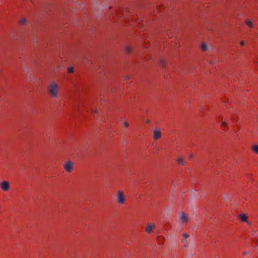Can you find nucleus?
Returning <instances> with one entry per match:
<instances>
[{
  "instance_id": "1",
  "label": "nucleus",
  "mask_w": 258,
  "mask_h": 258,
  "mask_svg": "<svg viewBox=\"0 0 258 258\" xmlns=\"http://www.w3.org/2000/svg\"><path fill=\"white\" fill-rule=\"evenodd\" d=\"M47 91L48 95L52 98H56L57 97L58 92V85L55 82H51L49 85L47 86Z\"/></svg>"
},
{
  "instance_id": "2",
  "label": "nucleus",
  "mask_w": 258,
  "mask_h": 258,
  "mask_svg": "<svg viewBox=\"0 0 258 258\" xmlns=\"http://www.w3.org/2000/svg\"><path fill=\"white\" fill-rule=\"evenodd\" d=\"M116 201L117 203L120 205L125 204L126 196L124 192L122 190H119L116 195Z\"/></svg>"
},
{
  "instance_id": "3",
  "label": "nucleus",
  "mask_w": 258,
  "mask_h": 258,
  "mask_svg": "<svg viewBox=\"0 0 258 258\" xmlns=\"http://www.w3.org/2000/svg\"><path fill=\"white\" fill-rule=\"evenodd\" d=\"M73 165L71 161L68 160L63 164V168L67 172L71 173L73 169Z\"/></svg>"
},
{
  "instance_id": "4",
  "label": "nucleus",
  "mask_w": 258,
  "mask_h": 258,
  "mask_svg": "<svg viewBox=\"0 0 258 258\" xmlns=\"http://www.w3.org/2000/svg\"><path fill=\"white\" fill-rule=\"evenodd\" d=\"M0 187L4 191H7L10 189V183L8 181H3L0 183Z\"/></svg>"
},
{
  "instance_id": "5",
  "label": "nucleus",
  "mask_w": 258,
  "mask_h": 258,
  "mask_svg": "<svg viewBox=\"0 0 258 258\" xmlns=\"http://www.w3.org/2000/svg\"><path fill=\"white\" fill-rule=\"evenodd\" d=\"M155 228V225L153 223H148L145 228V231L148 234H151Z\"/></svg>"
},
{
  "instance_id": "6",
  "label": "nucleus",
  "mask_w": 258,
  "mask_h": 258,
  "mask_svg": "<svg viewBox=\"0 0 258 258\" xmlns=\"http://www.w3.org/2000/svg\"><path fill=\"white\" fill-rule=\"evenodd\" d=\"M162 134L160 130L155 129L153 131V138L154 140H158L161 138Z\"/></svg>"
},
{
  "instance_id": "7",
  "label": "nucleus",
  "mask_w": 258,
  "mask_h": 258,
  "mask_svg": "<svg viewBox=\"0 0 258 258\" xmlns=\"http://www.w3.org/2000/svg\"><path fill=\"white\" fill-rule=\"evenodd\" d=\"M157 242L159 245H163L165 241V238L162 235H159L157 237Z\"/></svg>"
},
{
  "instance_id": "8",
  "label": "nucleus",
  "mask_w": 258,
  "mask_h": 258,
  "mask_svg": "<svg viewBox=\"0 0 258 258\" xmlns=\"http://www.w3.org/2000/svg\"><path fill=\"white\" fill-rule=\"evenodd\" d=\"M180 218H181V220H182V223H183L185 221H187L188 220L187 216L184 212L181 213Z\"/></svg>"
},
{
  "instance_id": "9",
  "label": "nucleus",
  "mask_w": 258,
  "mask_h": 258,
  "mask_svg": "<svg viewBox=\"0 0 258 258\" xmlns=\"http://www.w3.org/2000/svg\"><path fill=\"white\" fill-rule=\"evenodd\" d=\"M176 162L178 164L180 165H184L185 164V161L182 157H178L177 158Z\"/></svg>"
},
{
  "instance_id": "10",
  "label": "nucleus",
  "mask_w": 258,
  "mask_h": 258,
  "mask_svg": "<svg viewBox=\"0 0 258 258\" xmlns=\"http://www.w3.org/2000/svg\"><path fill=\"white\" fill-rule=\"evenodd\" d=\"M240 220L242 222H246L247 220V217L244 214H241L239 216Z\"/></svg>"
},
{
  "instance_id": "11",
  "label": "nucleus",
  "mask_w": 258,
  "mask_h": 258,
  "mask_svg": "<svg viewBox=\"0 0 258 258\" xmlns=\"http://www.w3.org/2000/svg\"><path fill=\"white\" fill-rule=\"evenodd\" d=\"M245 24L247 25L249 28H253V25L252 23L249 20H246L245 21Z\"/></svg>"
},
{
  "instance_id": "12",
  "label": "nucleus",
  "mask_w": 258,
  "mask_h": 258,
  "mask_svg": "<svg viewBox=\"0 0 258 258\" xmlns=\"http://www.w3.org/2000/svg\"><path fill=\"white\" fill-rule=\"evenodd\" d=\"M252 151L256 153V154H258V145H254L252 147Z\"/></svg>"
},
{
  "instance_id": "13",
  "label": "nucleus",
  "mask_w": 258,
  "mask_h": 258,
  "mask_svg": "<svg viewBox=\"0 0 258 258\" xmlns=\"http://www.w3.org/2000/svg\"><path fill=\"white\" fill-rule=\"evenodd\" d=\"M183 238L181 240L182 243H185V239L188 238L189 236L186 233L183 234Z\"/></svg>"
},
{
  "instance_id": "14",
  "label": "nucleus",
  "mask_w": 258,
  "mask_h": 258,
  "mask_svg": "<svg viewBox=\"0 0 258 258\" xmlns=\"http://www.w3.org/2000/svg\"><path fill=\"white\" fill-rule=\"evenodd\" d=\"M130 18H131V17L128 18L126 17H124L123 19L124 20V23L126 24V25H131V24L128 22V19Z\"/></svg>"
},
{
  "instance_id": "15",
  "label": "nucleus",
  "mask_w": 258,
  "mask_h": 258,
  "mask_svg": "<svg viewBox=\"0 0 258 258\" xmlns=\"http://www.w3.org/2000/svg\"><path fill=\"white\" fill-rule=\"evenodd\" d=\"M201 49L203 51H205L207 50V45L205 43H202L201 46Z\"/></svg>"
},
{
  "instance_id": "16",
  "label": "nucleus",
  "mask_w": 258,
  "mask_h": 258,
  "mask_svg": "<svg viewBox=\"0 0 258 258\" xmlns=\"http://www.w3.org/2000/svg\"><path fill=\"white\" fill-rule=\"evenodd\" d=\"M19 23L21 24V25H24L26 23V19L23 18H22L20 21H19Z\"/></svg>"
},
{
  "instance_id": "17",
  "label": "nucleus",
  "mask_w": 258,
  "mask_h": 258,
  "mask_svg": "<svg viewBox=\"0 0 258 258\" xmlns=\"http://www.w3.org/2000/svg\"><path fill=\"white\" fill-rule=\"evenodd\" d=\"M135 16H133L132 17V18L131 19V22L133 23H135V24L137 26H138V22H137V20H135V21H134V20H135Z\"/></svg>"
},
{
  "instance_id": "18",
  "label": "nucleus",
  "mask_w": 258,
  "mask_h": 258,
  "mask_svg": "<svg viewBox=\"0 0 258 258\" xmlns=\"http://www.w3.org/2000/svg\"><path fill=\"white\" fill-rule=\"evenodd\" d=\"M121 11V10H119V11L117 12V17H118V19L119 20V21L121 22L122 21V16H120V12Z\"/></svg>"
},
{
  "instance_id": "19",
  "label": "nucleus",
  "mask_w": 258,
  "mask_h": 258,
  "mask_svg": "<svg viewBox=\"0 0 258 258\" xmlns=\"http://www.w3.org/2000/svg\"><path fill=\"white\" fill-rule=\"evenodd\" d=\"M68 72L69 73H72L74 72V68L73 67H70L68 68Z\"/></svg>"
},
{
  "instance_id": "20",
  "label": "nucleus",
  "mask_w": 258,
  "mask_h": 258,
  "mask_svg": "<svg viewBox=\"0 0 258 258\" xmlns=\"http://www.w3.org/2000/svg\"><path fill=\"white\" fill-rule=\"evenodd\" d=\"M221 126L223 127H226L227 125V123L225 121H223L222 123H221Z\"/></svg>"
},
{
  "instance_id": "21",
  "label": "nucleus",
  "mask_w": 258,
  "mask_h": 258,
  "mask_svg": "<svg viewBox=\"0 0 258 258\" xmlns=\"http://www.w3.org/2000/svg\"><path fill=\"white\" fill-rule=\"evenodd\" d=\"M132 50V48L131 47L127 46L126 48V51L127 52H130Z\"/></svg>"
},
{
  "instance_id": "22",
  "label": "nucleus",
  "mask_w": 258,
  "mask_h": 258,
  "mask_svg": "<svg viewBox=\"0 0 258 258\" xmlns=\"http://www.w3.org/2000/svg\"><path fill=\"white\" fill-rule=\"evenodd\" d=\"M123 124L125 127H128L129 126V124L127 122H124Z\"/></svg>"
},
{
  "instance_id": "23",
  "label": "nucleus",
  "mask_w": 258,
  "mask_h": 258,
  "mask_svg": "<svg viewBox=\"0 0 258 258\" xmlns=\"http://www.w3.org/2000/svg\"><path fill=\"white\" fill-rule=\"evenodd\" d=\"M245 44V42L244 41L242 40L240 42V44L241 46H243Z\"/></svg>"
},
{
  "instance_id": "24",
  "label": "nucleus",
  "mask_w": 258,
  "mask_h": 258,
  "mask_svg": "<svg viewBox=\"0 0 258 258\" xmlns=\"http://www.w3.org/2000/svg\"><path fill=\"white\" fill-rule=\"evenodd\" d=\"M96 112V109H95L94 110H92V113L93 114H94Z\"/></svg>"
}]
</instances>
